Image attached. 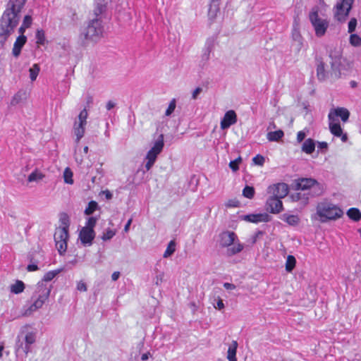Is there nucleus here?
<instances>
[{
  "mask_svg": "<svg viewBox=\"0 0 361 361\" xmlns=\"http://www.w3.org/2000/svg\"><path fill=\"white\" fill-rule=\"evenodd\" d=\"M27 0H8L0 18V46L4 47L14 32L22 17Z\"/></svg>",
  "mask_w": 361,
  "mask_h": 361,
  "instance_id": "obj_1",
  "label": "nucleus"
},
{
  "mask_svg": "<svg viewBox=\"0 0 361 361\" xmlns=\"http://www.w3.org/2000/svg\"><path fill=\"white\" fill-rule=\"evenodd\" d=\"M106 4L105 0H95V7L93 11L94 18L88 22L87 25L80 33L83 44L89 42L96 43L102 37L104 25L101 16L106 10Z\"/></svg>",
  "mask_w": 361,
  "mask_h": 361,
  "instance_id": "obj_2",
  "label": "nucleus"
},
{
  "mask_svg": "<svg viewBox=\"0 0 361 361\" xmlns=\"http://www.w3.org/2000/svg\"><path fill=\"white\" fill-rule=\"evenodd\" d=\"M217 242L221 247H228L227 255L228 256L236 255L244 248L243 244L239 242L237 235L233 231H222L218 235Z\"/></svg>",
  "mask_w": 361,
  "mask_h": 361,
  "instance_id": "obj_3",
  "label": "nucleus"
},
{
  "mask_svg": "<svg viewBox=\"0 0 361 361\" xmlns=\"http://www.w3.org/2000/svg\"><path fill=\"white\" fill-rule=\"evenodd\" d=\"M61 225L56 228L54 240L59 253L63 255L68 247V214L63 212L60 214Z\"/></svg>",
  "mask_w": 361,
  "mask_h": 361,
  "instance_id": "obj_4",
  "label": "nucleus"
},
{
  "mask_svg": "<svg viewBox=\"0 0 361 361\" xmlns=\"http://www.w3.org/2000/svg\"><path fill=\"white\" fill-rule=\"evenodd\" d=\"M293 188L295 190H302L312 195V197H318L324 193L322 184L312 178H298L294 180Z\"/></svg>",
  "mask_w": 361,
  "mask_h": 361,
  "instance_id": "obj_5",
  "label": "nucleus"
},
{
  "mask_svg": "<svg viewBox=\"0 0 361 361\" xmlns=\"http://www.w3.org/2000/svg\"><path fill=\"white\" fill-rule=\"evenodd\" d=\"M317 214L321 218V221L324 223L328 220H336L341 217L343 212L332 203L322 202L317 206Z\"/></svg>",
  "mask_w": 361,
  "mask_h": 361,
  "instance_id": "obj_6",
  "label": "nucleus"
},
{
  "mask_svg": "<svg viewBox=\"0 0 361 361\" xmlns=\"http://www.w3.org/2000/svg\"><path fill=\"white\" fill-rule=\"evenodd\" d=\"M36 299L33 303L25 310L24 315L29 316L33 312L41 308L48 299L50 293V288L44 284L43 281L39 282L35 288Z\"/></svg>",
  "mask_w": 361,
  "mask_h": 361,
  "instance_id": "obj_7",
  "label": "nucleus"
},
{
  "mask_svg": "<svg viewBox=\"0 0 361 361\" xmlns=\"http://www.w3.org/2000/svg\"><path fill=\"white\" fill-rule=\"evenodd\" d=\"M36 341V334L32 331L27 332L25 335L21 331L16 338L15 345L16 352L17 353H23L25 356L31 350V345Z\"/></svg>",
  "mask_w": 361,
  "mask_h": 361,
  "instance_id": "obj_8",
  "label": "nucleus"
},
{
  "mask_svg": "<svg viewBox=\"0 0 361 361\" xmlns=\"http://www.w3.org/2000/svg\"><path fill=\"white\" fill-rule=\"evenodd\" d=\"M309 20L314 27L315 35L317 37H322L325 34L329 27V21L326 19H322L319 16V8L314 6L309 13Z\"/></svg>",
  "mask_w": 361,
  "mask_h": 361,
  "instance_id": "obj_9",
  "label": "nucleus"
},
{
  "mask_svg": "<svg viewBox=\"0 0 361 361\" xmlns=\"http://www.w3.org/2000/svg\"><path fill=\"white\" fill-rule=\"evenodd\" d=\"M355 0H342L341 2L337 3L334 12V18L340 22L344 23L348 17L350 12L353 8Z\"/></svg>",
  "mask_w": 361,
  "mask_h": 361,
  "instance_id": "obj_10",
  "label": "nucleus"
},
{
  "mask_svg": "<svg viewBox=\"0 0 361 361\" xmlns=\"http://www.w3.org/2000/svg\"><path fill=\"white\" fill-rule=\"evenodd\" d=\"M88 113L86 106L80 111L78 118L73 124V133L76 137L75 141L78 142L84 136Z\"/></svg>",
  "mask_w": 361,
  "mask_h": 361,
  "instance_id": "obj_11",
  "label": "nucleus"
},
{
  "mask_svg": "<svg viewBox=\"0 0 361 361\" xmlns=\"http://www.w3.org/2000/svg\"><path fill=\"white\" fill-rule=\"evenodd\" d=\"M329 56L331 59V69L332 74L335 75V77L338 78L341 77V54L340 51L336 49H331L329 53Z\"/></svg>",
  "mask_w": 361,
  "mask_h": 361,
  "instance_id": "obj_12",
  "label": "nucleus"
},
{
  "mask_svg": "<svg viewBox=\"0 0 361 361\" xmlns=\"http://www.w3.org/2000/svg\"><path fill=\"white\" fill-rule=\"evenodd\" d=\"M269 193H272L273 196L282 199L288 193V185L285 183H279L269 185L267 189Z\"/></svg>",
  "mask_w": 361,
  "mask_h": 361,
  "instance_id": "obj_13",
  "label": "nucleus"
},
{
  "mask_svg": "<svg viewBox=\"0 0 361 361\" xmlns=\"http://www.w3.org/2000/svg\"><path fill=\"white\" fill-rule=\"evenodd\" d=\"M265 207L266 210L271 214H279L283 210V202L281 199L273 195L267 200Z\"/></svg>",
  "mask_w": 361,
  "mask_h": 361,
  "instance_id": "obj_14",
  "label": "nucleus"
},
{
  "mask_svg": "<svg viewBox=\"0 0 361 361\" xmlns=\"http://www.w3.org/2000/svg\"><path fill=\"white\" fill-rule=\"evenodd\" d=\"M317 77L319 81H324L328 78L329 72L326 69V63L323 58L320 56L316 55L314 57Z\"/></svg>",
  "mask_w": 361,
  "mask_h": 361,
  "instance_id": "obj_15",
  "label": "nucleus"
},
{
  "mask_svg": "<svg viewBox=\"0 0 361 361\" xmlns=\"http://www.w3.org/2000/svg\"><path fill=\"white\" fill-rule=\"evenodd\" d=\"M350 116L349 111L344 107H337L336 109L331 110L328 115L329 121L338 120L337 118L340 117L343 122L348 121Z\"/></svg>",
  "mask_w": 361,
  "mask_h": 361,
  "instance_id": "obj_16",
  "label": "nucleus"
},
{
  "mask_svg": "<svg viewBox=\"0 0 361 361\" xmlns=\"http://www.w3.org/2000/svg\"><path fill=\"white\" fill-rule=\"evenodd\" d=\"M242 220L247 222L257 224L259 222H269L271 216L267 213L249 214L240 216Z\"/></svg>",
  "mask_w": 361,
  "mask_h": 361,
  "instance_id": "obj_17",
  "label": "nucleus"
},
{
  "mask_svg": "<svg viewBox=\"0 0 361 361\" xmlns=\"http://www.w3.org/2000/svg\"><path fill=\"white\" fill-rule=\"evenodd\" d=\"M237 122V114L233 110L227 111L221 121L220 126L222 130L229 128Z\"/></svg>",
  "mask_w": 361,
  "mask_h": 361,
  "instance_id": "obj_18",
  "label": "nucleus"
},
{
  "mask_svg": "<svg viewBox=\"0 0 361 361\" xmlns=\"http://www.w3.org/2000/svg\"><path fill=\"white\" fill-rule=\"evenodd\" d=\"M95 238L94 230L82 228L79 233V238L84 246H90Z\"/></svg>",
  "mask_w": 361,
  "mask_h": 361,
  "instance_id": "obj_19",
  "label": "nucleus"
},
{
  "mask_svg": "<svg viewBox=\"0 0 361 361\" xmlns=\"http://www.w3.org/2000/svg\"><path fill=\"white\" fill-rule=\"evenodd\" d=\"M289 197L292 202H300L302 207H305L308 204L310 199L312 197V195L307 193V192L302 191L292 193Z\"/></svg>",
  "mask_w": 361,
  "mask_h": 361,
  "instance_id": "obj_20",
  "label": "nucleus"
},
{
  "mask_svg": "<svg viewBox=\"0 0 361 361\" xmlns=\"http://www.w3.org/2000/svg\"><path fill=\"white\" fill-rule=\"evenodd\" d=\"M27 42V37L25 35H19L16 42H14L13 47L12 49V54L15 58H18L22 48Z\"/></svg>",
  "mask_w": 361,
  "mask_h": 361,
  "instance_id": "obj_21",
  "label": "nucleus"
},
{
  "mask_svg": "<svg viewBox=\"0 0 361 361\" xmlns=\"http://www.w3.org/2000/svg\"><path fill=\"white\" fill-rule=\"evenodd\" d=\"M292 38L294 41L293 46L295 47L297 51H300L303 47V38L297 27L293 26L292 30Z\"/></svg>",
  "mask_w": 361,
  "mask_h": 361,
  "instance_id": "obj_22",
  "label": "nucleus"
},
{
  "mask_svg": "<svg viewBox=\"0 0 361 361\" xmlns=\"http://www.w3.org/2000/svg\"><path fill=\"white\" fill-rule=\"evenodd\" d=\"M316 141L312 138L306 139L302 143L301 149L303 152L311 154L314 152Z\"/></svg>",
  "mask_w": 361,
  "mask_h": 361,
  "instance_id": "obj_23",
  "label": "nucleus"
},
{
  "mask_svg": "<svg viewBox=\"0 0 361 361\" xmlns=\"http://www.w3.org/2000/svg\"><path fill=\"white\" fill-rule=\"evenodd\" d=\"M329 130L331 134L334 136L340 137L342 135L343 129L341 128L339 121H329Z\"/></svg>",
  "mask_w": 361,
  "mask_h": 361,
  "instance_id": "obj_24",
  "label": "nucleus"
},
{
  "mask_svg": "<svg viewBox=\"0 0 361 361\" xmlns=\"http://www.w3.org/2000/svg\"><path fill=\"white\" fill-rule=\"evenodd\" d=\"M214 49V44L212 41H207L206 43V46L204 50V52L202 55L201 63L202 66H204L205 63L208 61L210 58V54Z\"/></svg>",
  "mask_w": 361,
  "mask_h": 361,
  "instance_id": "obj_25",
  "label": "nucleus"
},
{
  "mask_svg": "<svg viewBox=\"0 0 361 361\" xmlns=\"http://www.w3.org/2000/svg\"><path fill=\"white\" fill-rule=\"evenodd\" d=\"M164 146V135L161 134L159 135L157 140L154 142V145L150 149V150L159 155L162 152Z\"/></svg>",
  "mask_w": 361,
  "mask_h": 361,
  "instance_id": "obj_26",
  "label": "nucleus"
},
{
  "mask_svg": "<svg viewBox=\"0 0 361 361\" xmlns=\"http://www.w3.org/2000/svg\"><path fill=\"white\" fill-rule=\"evenodd\" d=\"M238 348V343L236 341H233L231 345H229L227 352V359L228 361H237L236 352Z\"/></svg>",
  "mask_w": 361,
  "mask_h": 361,
  "instance_id": "obj_27",
  "label": "nucleus"
},
{
  "mask_svg": "<svg viewBox=\"0 0 361 361\" xmlns=\"http://www.w3.org/2000/svg\"><path fill=\"white\" fill-rule=\"evenodd\" d=\"M284 136V133L282 130L271 131L267 133V140L270 142H279Z\"/></svg>",
  "mask_w": 361,
  "mask_h": 361,
  "instance_id": "obj_28",
  "label": "nucleus"
},
{
  "mask_svg": "<svg viewBox=\"0 0 361 361\" xmlns=\"http://www.w3.org/2000/svg\"><path fill=\"white\" fill-rule=\"evenodd\" d=\"M221 0H211L209 8L208 11L209 16L211 17H216L217 13L219 11V5Z\"/></svg>",
  "mask_w": 361,
  "mask_h": 361,
  "instance_id": "obj_29",
  "label": "nucleus"
},
{
  "mask_svg": "<svg viewBox=\"0 0 361 361\" xmlns=\"http://www.w3.org/2000/svg\"><path fill=\"white\" fill-rule=\"evenodd\" d=\"M281 219L290 226H296L300 221L298 216L288 214H283Z\"/></svg>",
  "mask_w": 361,
  "mask_h": 361,
  "instance_id": "obj_30",
  "label": "nucleus"
},
{
  "mask_svg": "<svg viewBox=\"0 0 361 361\" xmlns=\"http://www.w3.org/2000/svg\"><path fill=\"white\" fill-rule=\"evenodd\" d=\"M347 215L351 220L357 222L361 220V212L359 209L352 207L347 211Z\"/></svg>",
  "mask_w": 361,
  "mask_h": 361,
  "instance_id": "obj_31",
  "label": "nucleus"
},
{
  "mask_svg": "<svg viewBox=\"0 0 361 361\" xmlns=\"http://www.w3.org/2000/svg\"><path fill=\"white\" fill-rule=\"evenodd\" d=\"M44 177V175L39 171L38 170H35L33 172H32L27 177V181L29 183L31 182H39L41 180H42Z\"/></svg>",
  "mask_w": 361,
  "mask_h": 361,
  "instance_id": "obj_32",
  "label": "nucleus"
},
{
  "mask_svg": "<svg viewBox=\"0 0 361 361\" xmlns=\"http://www.w3.org/2000/svg\"><path fill=\"white\" fill-rule=\"evenodd\" d=\"M98 209H99L98 203L96 201L91 200L90 202H89L84 212L86 215L90 216V215H92Z\"/></svg>",
  "mask_w": 361,
  "mask_h": 361,
  "instance_id": "obj_33",
  "label": "nucleus"
},
{
  "mask_svg": "<svg viewBox=\"0 0 361 361\" xmlns=\"http://www.w3.org/2000/svg\"><path fill=\"white\" fill-rule=\"evenodd\" d=\"M25 285L23 281H17L11 286V291L15 294L20 293L23 291Z\"/></svg>",
  "mask_w": 361,
  "mask_h": 361,
  "instance_id": "obj_34",
  "label": "nucleus"
},
{
  "mask_svg": "<svg viewBox=\"0 0 361 361\" xmlns=\"http://www.w3.org/2000/svg\"><path fill=\"white\" fill-rule=\"evenodd\" d=\"M36 43L38 45H44L47 41L45 37L44 31L43 30H37L35 35Z\"/></svg>",
  "mask_w": 361,
  "mask_h": 361,
  "instance_id": "obj_35",
  "label": "nucleus"
},
{
  "mask_svg": "<svg viewBox=\"0 0 361 361\" xmlns=\"http://www.w3.org/2000/svg\"><path fill=\"white\" fill-rule=\"evenodd\" d=\"M255 190L253 186L246 185L243 190V195L246 198L252 199L255 196Z\"/></svg>",
  "mask_w": 361,
  "mask_h": 361,
  "instance_id": "obj_36",
  "label": "nucleus"
},
{
  "mask_svg": "<svg viewBox=\"0 0 361 361\" xmlns=\"http://www.w3.org/2000/svg\"><path fill=\"white\" fill-rule=\"evenodd\" d=\"M296 264V259L293 255H288L286 262V271H293Z\"/></svg>",
  "mask_w": 361,
  "mask_h": 361,
  "instance_id": "obj_37",
  "label": "nucleus"
},
{
  "mask_svg": "<svg viewBox=\"0 0 361 361\" xmlns=\"http://www.w3.org/2000/svg\"><path fill=\"white\" fill-rule=\"evenodd\" d=\"M176 242L174 240H171L164 253V257H169L171 256L176 250Z\"/></svg>",
  "mask_w": 361,
  "mask_h": 361,
  "instance_id": "obj_38",
  "label": "nucleus"
},
{
  "mask_svg": "<svg viewBox=\"0 0 361 361\" xmlns=\"http://www.w3.org/2000/svg\"><path fill=\"white\" fill-rule=\"evenodd\" d=\"M40 68L37 63H35L32 67H31L29 70L30 72V78L32 81H35L39 73Z\"/></svg>",
  "mask_w": 361,
  "mask_h": 361,
  "instance_id": "obj_39",
  "label": "nucleus"
},
{
  "mask_svg": "<svg viewBox=\"0 0 361 361\" xmlns=\"http://www.w3.org/2000/svg\"><path fill=\"white\" fill-rule=\"evenodd\" d=\"M243 159L240 156L234 160H231L229 163L230 169L233 171L236 172L239 170V164L242 162Z\"/></svg>",
  "mask_w": 361,
  "mask_h": 361,
  "instance_id": "obj_40",
  "label": "nucleus"
},
{
  "mask_svg": "<svg viewBox=\"0 0 361 361\" xmlns=\"http://www.w3.org/2000/svg\"><path fill=\"white\" fill-rule=\"evenodd\" d=\"M349 41L350 44L354 47H360L361 45V37L357 34L351 33Z\"/></svg>",
  "mask_w": 361,
  "mask_h": 361,
  "instance_id": "obj_41",
  "label": "nucleus"
},
{
  "mask_svg": "<svg viewBox=\"0 0 361 361\" xmlns=\"http://www.w3.org/2000/svg\"><path fill=\"white\" fill-rule=\"evenodd\" d=\"M97 217L96 216H90L87 218V221L85 223V226L83 228H89L90 230H94V228L97 224Z\"/></svg>",
  "mask_w": 361,
  "mask_h": 361,
  "instance_id": "obj_42",
  "label": "nucleus"
},
{
  "mask_svg": "<svg viewBox=\"0 0 361 361\" xmlns=\"http://www.w3.org/2000/svg\"><path fill=\"white\" fill-rule=\"evenodd\" d=\"M116 235V231L112 230L111 228H107L105 232L103 233L102 236V239L104 241L111 240Z\"/></svg>",
  "mask_w": 361,
  "mask_h": 361,
  "instance_id": "obj_43",
  "label": "nucleus"
},
{
  "mask_svg": "<svg viewBox=\"0 0 361 361\" xmlns=\"http://www.w3.org/2000/svg\"><path fill=\"white\" fill-rule=\"evenodd\" d=\"M176 106V99H173L170 102V103L168 106V108L166 110L165 115L166 116H171L172 114V113L174 111Z\"/></svg>",
  "mask_w": 361,
  "mask_h": 361,
  "instance_id": "obj_44",
  "label": "nucleus"
},
{
  "mask_svg": "<svg viewBox=\"0 0 361 361\" xmlns=\"http://www.w3.org/2000/svg\"><path fill=\"white\" fill-rule=\"evenodd\" d=\"M357 24V21L355 18H352L350 20V21L348 22V25L349 33H353L355 30Z\"/></svg>",
  "mask_w": 361,
  "mask_h": 361,
  "instance_id": "obj_45",
  "label": "nucleus"
},
{
  "mask_svg": "<svg viewBox=\"0 0 361 361\" xmlns=\"http://www.w3.org/2000/svg\"><path fill=\"white\" fill-rule=\"evenodd\" d=\"M317 148L318 151H320L321 153L325 154L328 151L329 145L326 142H317Z\"/></svg>",
  "mask_w": 361,
  "mask_h": 361,
  "instance_id": "obj_46",
  "label": "nucleus"
},
{
  "mask_svg": "<svg viewBox=\"0 0 361 361\" xmlns=\"http://www.w3.org/2000/svg\"><path fill=\"white\" fill-rule=\"evenodd\" d=\"M265 159L264 157L261 154H257L255 157H253L252 161L255 165L257 166H262L264 163Z\"/></svg>",
  "mask_w": 361,
  "mask_h": 361,
  "instance_id": "obj_47",
  "label": "nucleus"
},
{
  "mask_svg": "<svg viewBox=\"0 0 361 361\" xmlns=\"http://www.w3.org/2000/svg\"><path fill=\"white\" fill-rule=\"evenodd\" d=\"M27 269L29 271H36V270L39 269V267H38V265H37V262H35V261L34 262L33 259L31 258L30 264H28L27 265Z\"/></svg>",
  "mask_w": 361,
  "mask_h": 361,
  "instance_id": "obj_48",
  "label": "nucleus"
},
{
  "mask_svg": "<svg viewBox=\"0 0 361 361\" xmlns=\"http://www.w3.org/2000/svg\"><path fill=\"white\" fill-rule=\"evenodd\" d=\"M32 18L30 16L27 15L24 17L22 25L27 28L30 27L32 25Z\"/></svg>",
  "mask_w": 361,
  "mask_h": 361,
  "instance_id": "obj_49",
  "label": "nucleus"
},
{
  "mask_svg": "<svg viewBox=\"0 0 361 361\" xmlns=\"http://www.w3.org/2000/svg\"><path fill=\"white\" fill-rule=\"evenodd\" d=\"M158 154L150 149L147 152L145 159L156 161Z\"/></svg>",
  "mask_w": 361,
  "mask_h": 361,
  "instance_id": "obj_50",
  "label": "nucleus"
},
{
  "mask_svg": "<svg viewBox=\"0 0 361 361\" xmlns=\"http://www.w3.org/2000/svg\"><path fill=\"white\" fill-rule=\"evenodd\" d=\"M305 137H306V133L304 131H302V130L299 131L297 133V142L298 143L302 142L303 140H305Z\"/></svg>",
  "mask_w": 361,
  "mask_h": 361,
  "instance_id": "obj_51",
  "label": "nucleus"
},
{
  "mask_svg": "<svg viewBox=\"0 0 361 361\" xmlns=\"http://www.w3.org/2000/svg\"><path fill=\"white\" fill-rule=\"evenodd\" d=\"M265 233L263 231H257L255 234L252 237V243L254 244L256 243L257 238H259L260 236L263 235Z\"/></svg>",
  "mask_w": 361,
  "mask_h": 361,
  "instance_id": "obj_52",
  "label": "nucleus"
},
{
  "mask_svg": "<svg viewBox=\"0 0 361 361\" xmlns=\"http://www.w3.org/2000/svg\"><path fill=\"white\" fill-rule=\"evenodd\" d=\"M77 290H78L79 291H86L87 290V286H86V284L85 283H84L83 281H79L77 284Z\"/></svg>",
  "mask_w": 361,
  "mask_h": 361,
  "instance_id": "obj_53",
  "label": "nucleus"
},
{
  "mask_svg": "<svg viewBox=\"0 0 361 361\" xmlns=\"http://www.w3.org/2000/svg\"><path fill=\"white\" fill-rule=\"evenodd\" d=\"M55 276V272H47L44 277V281L47 282L53 279Z\"/></svg>",
  "mask_w": 361,
  "mask_h": 361,
  "instance_id": "obj_54",
  "label": "nucleus"
},
{
  "mask_svg": "<svg viewBox=\"0 0 361 361\" xmlns=\"http://www.w3.org/2000/svg\"><path fill=\"white\" fill-rule=\"evenodd\" d=\"M202 89L201 87H196L192 92V99H197V96L202 92Z\"/></svg>",
  "mask_w": 361,
  "mask_h": 361,
  "instance_id": "obj_55",
  "label": "nucleus"
},
{
  "mask_svg": "<svg viewBox=\"0 0 361 361\" xmlns=\"http://www.w3.org/2000/svg\"><path fill=\"white\" fill-rule=\"evenodd\" d=\"M147 162L145 164V167L146 171H149L153 166V165L154 164L155 161L149 160V159H147Z\"/></svg>",
  "mask_w": 361,
  "mask_h": 361,
  "instance_id": "obj_56",
  "label": "nucleus"
},
{
  "mask_svg": "<svg viewBox=\"0 0 361 361\" xmlns=\"http://www.w3.org/2000/svg\"><path fill=\"white\" fill-rule=\"evenodd\" d=\"M214 307L216 308V309H219V310H222L224 308V302L221 299H219L217 302H216V305H214Z\"/></svg>",
  "mask_w": 361,
  "mask_h": 361,
  "instance_id": "obj_57",
  "label": "nucleus"
},
{
  "mask_svg": "<svg viewBox=\"0 0 361 361\" xmlns=\"http://www.w3.org/2000/svg\"><path fill=\"white\" fill-rule=\"evenodd\" d=\"M102 193L105 195L106 200H111L113 197V194L108 190L102 191Z\"/></svg>",
  "mask_w": 361,
  "mask_h": 361,
  "instance_id": "obj_58",
  "label": "nucleus"
},
{
  "mask_svg": "<svg viewBox=\"0 0 361 361\" xmlns=\"http://www.w3.org/2000/svg\"><path fill=\"white\" fill-rule=\"evenodd\" d=\"M132 221H133V219L130 218V219H128V221H127V223L126 224L125 226H124V228H123V231L127 233L128 231H129V228H130V226L132 224Z\"/></svg>",
  "mask_w": 361,
  "mask_h": 361,
  "instance_id": "obj_59",
  "label": "nucleus"
},
{
  "mask_svg": "<svg viewBox=\"0 0 361 361\" xmlns=\"http://www.w3.org/2000/svg\"><path fill=\"white\" fill-rule=\"evenodd\" d=\"M224 287L227 290H233L235 288V286L234 284L227 282L224 283Z\"/></svg>",
  "mask_w": 361,
  "mask_h": 361,
  "instance_id": "obj_60",
  "label": "nucleus"
},
{
  "mask_svg": "<svg viewBox=\"0 0 361 361\" xmlns=\"http://www.w3.org/2000/svg\"><path fill=\"white\" fill-rule=\"evenodd\" d=\"M116 106V104L109 100L107 103H106V108L108 111H110L111 109H112L114 107H115Z\"/></svg>",
  "mask_w": 361,
  "mask_h": 361,
  "instance_id": "obj_61",
  "label": "nucleus"
},
{
  "mask_svg": "<svg viewBox=\"0 0 361 361\" xmlns=\"http://www.w3.org/2000/svg\"><path fill=\"white\" fill-rule=\"evenodd\" d=\"M238 204H239V202L238 201H236V200H230L228 204V207H238Z\"/></svg>",
  "mask_w": 361,
  "mask_h": 361,
  "instance_id": "obj_62",
  "label": "nucleus"
},
{
  "mask_svg": "<svg viewBox=\"0 0 361 361\" xmlns=\"http://www.w3.org/2000/svg\"><path fill=\"white\" fill-rule=\"evenodd\" d=\"M151 356H152V355H151V354H150V353H149V352L145 353H144V354H142V356H141V360H142V361H146V360H148V358H149V357H151Z\"/></svg>",
  "mask_w": 361,
  "mask_h": 361,
  "instance_id": "obj_63",
  "label": "nucleus"
},
{
  "mask_svg": "<svg viewBox=\"0 0 361 361\" xmlns=\"http://www.w3.org/2000/svg\"><path fill=\"white\" fill-rule=\"evenodd\" d=\"M120 273L121 272H113L111 275L112 280L114 281H116L120 276Z\"/></svg>",
  "mask_w": 361,
  "mask_h": 361,
  "instance_id": "obj_64",
  "label": "nucleus"
}]
</instances>
